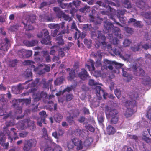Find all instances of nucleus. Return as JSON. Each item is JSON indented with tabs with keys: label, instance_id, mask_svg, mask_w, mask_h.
Listing matches in <instances>:
<instances>
[{
	"label": "nucleus",
	"instance_id": "nucleus-23",
	"mask_svg": "<svg viewBox=\"0 0 151 151\" xmlns=\"http://www.w3.org/2000/svg\"><path fill=\"white\" fill-rule=\"evenodd\" d=\"M143 48L145 49H147L148 48L149 46L147 44H145L142 45L141 43L138 44L136 45L134 47H131V49L134 51H139L142 48Z\"/></svg>",
	"mask_w": 151,
	"mask_h": 151
},
{
	"label": "nucleus",
	"instance_id": "nucleus-41",
	"mask_svg": "<svg viewBox=\"0 0 151 151\" xmlns=\"http://www.w3.org/2000/svg\"><path fill=\"white\" fill-rule=\"evenodd\" d=\"M63 116L62 115L59 114L57 113L55 114L54 116V118L56 122H59L61 120Z\"/></svg>",
	"mask_w": 151,
	"mask_h": 151
},
{
	"label": "nucleus",
	"instance_id": "nucleus-12",
	"mask_svg": "<svg viewBox=\"0 0 151 151\" xmlns=\"http://www.w3.org/2000/svg\"><path fill=\"white\" fill-rule=\"evenodd\" d=\"M65 22H62L61 23L59 24H49L48 25V27L51 29H55L53 31V32H52L51 33L52 35L54 37L56 36L57 34L58 31L60 27L61 28L63 29L64 27Z\"/></svg>",
	"mask_w": 151,
	"mask_h": 151
},
{
	"label": "nucleus",
	"instance_id": "nucleus-18",
	"mask_svg": "<svg viewBox=\"0 0 151 151\" xmlns=\"http://www.w3.org/2000/svg\"><path fill=\"white\" fill-rule=\"evenodd\" d=\"M70 26L71 29H74L76 30H78L77 26L75 24L74 21L72 19H70L68 22V23L67 26V29L65 30H63L61 31V33L63 34H64L65 33L68 34L69 33V31L68 30L69 27Z\"/></svg>",
	"mask_w": 151,
	"mask_h": 151
},
{
	"label": "nucleus",
	"instance_id": "nucleus-54",
	"mask_svg": "<svg viewBox=\"0 0 151 151\" xmlns=\"http://www.w3.org/2000/svg\"><path fill=\"white\" fill-rule=\"evenodd\" d=\"M90 11V9L89 6H86L84 7L81 8L80 9V11L82 12H84L85 11L88 12Z\"/></svg>",
	"mask_w": 151,
	"mask_h": 151
},
{
	"label": "nucleus",
	"instance_id": "nucleus-32",
	"mask_svg": "<svg viewBox=\"0 0 151 151\" xmlns=\"http://www.w3.org/2000/svg\"><path fill=\"white\" fill-rule=\"evenodd\" d=\"M78 76L81 79L84 80L88 77V74L85 69H83L78 74Z\"/></svg>",
	"mask_w": 151,
	"mask_h": 151
},
{
	"label": "nucleus",
	"instance_id": "nucleus-64",
	"mask_svg": "<svg viewBox=\"0 0 151 151\" xmlns=\"http://www.w3.org/2000/svg\"><path fill=\"white\" fill-rule=\"evenodd\" d=\"M73 95L71 94H67L66 96V100L67 101H70L73 98Z\"/></svg>",
	"mask_w": 151,
	"mask_h": 151
},
{
	"label": "nucleus",
	"instance_id": "nucleus-15",
	"mask_svg": "<svg viewBox=\"0 0 151 151\" xmlns=\"http://www.w3.org/2000/svg\"><path fill=\"white\" fill-rule=\"evenodd\" d=\"M101 45H103L104 47H107L109 50L112 51L114 53L115 55H119L120 57L121 56H122L120 54L121 51V49L120 48H119L118 49H117L116 48H115L114 49H112L111 45L109 44H107L106 42H104V41H102V42L101 44Z\"/></svg>",
	"mask_w": 151,
	"mask_h": 151
},
{
	"label": "nucleus",
	"instance_id": "nucleus-30",
	"mask_svg": "<svg viewBox=\"0 0 151 151\" xmlns=\"http://www.w3.org/2000/svg\"><path fill=\"white\" fill-rule=\"evenodd\" d=\"M133 68L134 70H137L138 71V72H137L136 73H134V74L136 75L137 76H143L144 75L145 72L142 69L140 68L137 67L136 65H134L133 66Z\"/></svg>",
	"mask_w": 151,
	"mask_h": 151
},
{
	"label": "nucleus",
	"instance_id": "nucleus-52",
	"mask_svg": "<svg viewBox=\"0 0 151 151\" xmlns=\"http://www.w3.org/2000/svg\"><path fill=\"white\" fill-rule=\"evenodd\" d=\"M143 16L146 19H151V12H146L145 13Z\"/></svg>",
	"mask_w": 151,
	"mask_h": 151
},
{
	"label": "nucleus",
	"instance_id": "nucleus-17",
	"mask_svg": "<svg viewBox=\"0 0 151 151\" xmlns=\"http://www.w3.org/2000/svg\"><path fill=\"white\" fill-rule=\"evenodd\" d=\"M125 10H118L117 11V17L121 23L123 24H125L127 20L126 17L123 16L125 14Z\"/></svg>",
	"mask_w": 151,
	"mask_h": 151
},
{
	"label": "nucleus",
	"instance_id": "nucleus-38",
	"mask_svg": "<svg viewBox=\"0 0 151 151\" xmlns=\"http://www.w3.org/2000/svg\"><path fill=\"white\" fill-rule=\"evenodd\" d=\"M145 0H140L139 2H137V3L138 6L140 8L145 9L147 8V4L144 1Z\"/></svg>",
	"mask_w": 151,
	"mask_h": 151
},
{
	"label": "nucleus",
	"instance_id": "nucleus-63",
	"mask_svg": "<svg viewBox=\"0 0 151 151\" xmlns=\"http://www.w3.org/2000/svg\"><path fill=\"white\" fill-rule=\"evenodd\" d=\"M28 134V133L27 132H24L19 134V136L20 137L24 138L26 137Z\"/></svg>",
	"mask_w": 151,
	"mask_h": 151
},
{
	"label": "nucleus",
	"instance_id": "nucleus-53",
	"mask_svg": "<svg viewBox=\"0 0 151 151\" xmlns=\"http://www.w3.org/2000/svg\"><path fill=\"white\" fill-rule=\"evenodd\" d=\"M131 43V41L128 39H126L123 42V45L125 47L129 46Z\"/></svg>",
	"mask_w": 151,
	"mask_h": 151
},
{
	"label": "nucleus",
	"instance_id": "nucleus-5",
	"mask_svg": "<svg viewBox=\"0 0 151 151\" xmlns=\"http://www.w3.org/2000/svg\"><path fill=\"white\" fill-rule=\"evenodd\" d=\"M105 112L106 117L111 119L112 124H116L118 120V111L115 109H112L108 106H106Z\"/></svg>",
	"mask_w": 151,
	"mask_h": 151
},
{
	"label": "nucleus",
	"instance_id": "nucleus-2",
	"mask_svg": "<svg viewBox=\"0 0 151 151\" xmlns=\"http://www.w3.org/2000/svg\"><path fill=\"white\" fill-rule=\"evenodd\" d=\"M137 91H135L131 92L129 95L130 99L128 101H126L125 103L127 109L124 115L127 117L131 116L133 112L135 111L136 108L135 100L138 97Z\"/></svg>",
	"mask_w": 151,
	"mask_h": 151
},
{
	"label": "nucleus",
	"instance_id": "nucleus-45",
	"mask_svg": "<svg viewBox=\"0 0 151 151\" xmlns=\"http://www.w3.org/2000/svg\"><path fill=\"white\" fill-rule=\"evenodd\" d=\"M63 79L62 77L58 78L55 81L54 83L56 85H60L63 82Z\"/></svg>",
	"mask_w": 151,
	"mask_h": 151
},
{
	"label": "nucleus",
	"instance_id": "nucleus-36",
	"mask_svg": "<svg viewBox=\"0 0 151 151\" xmlns=\"http://www.w3.org/2000/svg\"><path fill=\"white\" fill-rule=\"evenodd\" d=\"M5 41L6 42V43L5 44L3 43L2 44L0 45V50L4 51L7 50L8 48V47H7V46H9V44L8 40L7 39H6Z\"/></svg>",
	"mask_w": 151,
	"mask_h": 151
},
{
	"label": "nucleus",
	"instance_id": "nucleus-6",
	"mask_svg": "<svg viewBox=\"0 0 151 151\" xmlns=\"http://www.w3.org/2000/svg\"><path fill=\"white\" fill-rule=\"evenodd\" d=\"M34 62L29 60H27L25 61L24 65H30L31 68L33 69V70L35 72H38L39 75H41L45 73V71L48 72L50 71V67L49 66L46 65H40L38 67L35 68V66L33 65Z\"/></svg>",
	"mask_w": 151,
	"mask_h": 151
},
{
	"label": "nucleus",
	"instance_id": "nucleus-62",
	"mask_svg": "<svg viewBox=\"0 0 151 151\" xmlns=\"http://www.w3.org/2000/svg\"><path fill=\"white\" fill-rule=\"evenodd\" d=\"M80 1H74L71 4V6H72L73 5L75 6L76 7L78 6L80 4Z\"/></svg>",
	"mask_w": 151,
	"mask_h": 151
},
{
	"label": "nucleus",
	"instance_id": "nucleus-24",
	"mask_svg": "<svg viewBox=\"0 0 151 151\" xmlns=\"http://www.w3.org/2000/svg\"><path fill=\"white\" fill-rule=\"evenodd\" d=\"M95 89L96 93V95L98 96L101 97V95H102L104 98L105 99H106L105 96H107V93H104L103 90H101V88L100 86H96Z\"/></svg>",
	"mask_w": 151,
	"mask_h": 151
},
{
	"label": "nucleus",
	"instance_id": "nucleus-8",
	"mask_svg": "<svg viewBox=\"0 0 151 151\" xmlns=\"http://www.w3.org/2000/svg\"><path fill=\"white\" fill-rule=\"evenodd\" d=\"M27 127H30V129L33 130L35 127L34 122L27 119L23 121L19 122L17 126V128L20 130L23 129Z\"/></svg>",
	"mask_w": 151,
	"mask_h": 151
},
{
	"label": "nucleus",
	"instance_id": "nucleus-56",
	"mask_svg": "<svg viewBox=\"0 0 151 151\" xmlns=\"http://www.w3.org/2000/svg\"><path fill=\"white\" fill-rule=\"evenodd\" d=\"M89 84L90 86H95L97 84H99L98 83L96 82L94 80L91 79L89 81Z\"/></svg>",
	"mask_w": 151,
	"mask_h": 151
},
{
	"label": "nucleus",
	"instance_id": "nucleus-1",
	"mask_svg": "<svg viewBox=\"0 0 151 151\" xmlns=\"http://www.w3.org/2000/svg\"><path fill=\"white\" fill-rule=\"evenodd\" d=\"M6 124V127H4L3 128L4 132L3 133L0 134V144L1 142H2V145L4 147L6 148H7L8 145V143L3 144V142L6 139V136L8 137L9 141L10 142H12L13 141V138L14 140H16L18 138L17 135V134L16 132L17 130L14 128H12L11 129V132H10L8 129V127L11 125V124L10 122H7Z\"/></svg>",
	"mask_w": 151,
	"mask_h": 151
},
{
	"label": "nucleus",
	"instance_id": "nucleus-37",
	"mask_svg": "<svg viewBox=\"0 0 151 151\" xmlns=\"http://www.w3.org/2000/svg\"><path fill=\"white\" fill-rule=\"evenodd\" d=\"M126 70H127L126 69L125 70L124 69H122L123 76L127 78L128 79L127 81V82H129L130 80L132 79V77L131 75L128 74L127 72L126 71Z\"/></svg>",
	"mask_w": 151,
	"mask_h": 151
},
{
	"label": "nucleus",
	"instance_id": "nucleus-57",
	"mask_svg": "<svg viewBox=\"0 0 151 151\" xmlns=\"http://www.w3.org/2000/svg\"><path fill=\"white\" fill-rule=\"evenodd\" d=\"M114 93L118 98L119 99L121 97V91L119 89H116L114 91Z\"/></svg>",
	"mask_w": 151,
	"mask_h": 151
},
{
	"label": "nucleus",
	"instance_id": "nucleus-44",
	"mask_svg": "<svg viewBox=\"0 0 151 151\" xmlns=\"http://www.w3.org/2000/svg\"><path fill=\"white\" fill-rule=\"evenodd\" d=\"M72 87H68L66 88L65 89H64L63 91L62 92V91H60L59 93H56L55 94L57 96H59L61 94H63L64 92H65L67 91L68 92L70 91H71L72 90Z\"/></svg>",
	"mask_w": 151,
	"mask_h": 151
},
{
	"label": "nucleus",
	"instance_id": "nucleus-48",
	"mask_svg": "<svg viewBox=\"0 0 151 151\" xmlns=\"http://www.w3.org/2000/svg\"><path fill=\"white\" fill-rule=\"evenodd\" d=\"M101 56L102 55L101 54L98 55L99 58L96 62V67H99L101 65Z\"/></svg>",
	"mask_w": 151,
	"mask_h": 151
},
{
	"label": "nucleus",
	"instance_id": "nucleus-26",
	"mask_svg": "<svg viewBox=\"0 0 151 151\" xmlns=\"http://www.w3.org/2000/svg\"><path fill=\"white\" fill-rule=\"evenodd\" d=\"M86 132V131L85 130L82 129L81 130L80 129H78L73 132L72 135L74 137L79 136L83 137L84 136Z\"/></svg>",
	"mask_w": 151,
	"mask_h": 151
},
{
	"label": "nucleus",
	"instance_id": "nucleus-35",
	"mask_svg": "<svg viewBox=\"0 0 151 151\" xmlns=\"http://www.w3.org/2000/svg\"><path fill=\"white\" fill-rule=\"evenodd\" d=\"M111 2L108 1V0H105L104 1V2L102 1H98L97 2L99 6H102L104 7L107 8V6H109V4H110Z\"/></svg>",
	"mask_w": 151,
	"mask_h": 151
},
{
	"label": "nucleus",
	"instance_id": "nucleus-49",
	"mask_svg": "<svg viewBox=\"0 0 151 151\" xmlns=\"http://www.w3.org/2000/svg\"><path fill=\"white\" fill-rule=\"evenodd\" d=\"M56 42L59 45H62L63 44V41L62 37L59 36L56 39Z\"/></svg>",
	"mask_w": 151,
	"mask_h": 151
},
{
	"label": "nucleus",
	"instance_id": "nucleus-34",
	"mask_svg": "<svg viewBox=\"0 0 151 151\" xmlns=\"http://www.w3.org/2000/svg\"><path fill=\"white\" fill-rule=\"evenodd\" d=\"M89 65H86V68H87L89 71H94L95 70L94 67V62L92 60H89Z\"/></svg>",
	"mask_w": 151,
	"mask_h": 151
},
{
	"label": "nucleus",
	"instance_id": "nucleus-21",
	"mask_svg": "<svg viewBox=\"0 0 151 151\" xmlns=\"http://www.w3.org/2000/svg\"><path fill=\"white\" fill-rule=\"evenodd\" d=\"M78 63H75L74 66V70H71V71L69 73V76L68 77V79L69 80H71L75 78L76 77L75 71H77V68H78Z\"/></svg>",
	"mask_w": 151,
	"mask_h": 151
},
{
	"label": "nucleus",
	"instance_id": "nucleus-46",
	"mask_svg": "<svg viewBox=\"0 0 151 151\" xmlns=\"http://www.w3.org/2000/svg\"><path fill=\"white\" fill-rule=\"evenodd\" d=\"M124 30L127 33L130 35H131L134 32L132 28L127 27H124Z\"/></svg>",
	"mask_w": 151,
	"mask_h": 151
},
{
	"label": "nucleus",
	"instance_id": "nucleus-9",
	"mask_svg": "<svg viewBox=\"0 0 151 151\" xmlns=\"http://www.w3.org/2000/svg\"><path fill=\"white\" fill-rule=\"evenodd\" d=\"M52 80H49L48 81L47 83L45 82V80L43 79L42 81L40 83H39V79H37L31 85L29 84V87H35L36 86H37L38 85H40L42 86L43 88L48 89L49 87H50V89H51V87L52 86Z\"/></svg>",
	"mask_w": 151,
	"mask_h": 151
},
{
	"label": "nucleus",
	"instance_id": "nucleus-59",
	"mask_svg": "<svg viewBox=\"0 0 151 151\" xmlns=\"http://www.w3.org/2000/svg\"><path fill=\"white\" fill-rule=\"evenodd\" d=\"M86 127L87 129L88 130L91 132H93L94 131V128L92 126L90 125H88L87 126H86Z\"/></svg>",
	"mask_w": 151,
	"mask_h": 151
},
{
	"label": "nucleus",
	"instance_id": "nucleus-33",
	"mask_svg": "<svg viewBox=\"0 0 151 151\" xmlns=\"http://www.w3.org/2000/svg\"><path fill=\"white\" fill-rule=\"evenodd\" d=\"M106 132L109 135L114 134L116 132L115 130L113 127L111 125H109L107 127Z\"/></svg>",
	"mask_w": 151,
	"mask_h": 151
},
{
	"label": "nucleus",
	"instance_id": "nucleus-13",
	"mask_svg": "<svg viewBox=\"0 0 151 151\" xmlns=\"http://www.w3.org/2000/svg\"><path fill=\"white\" fill-rule=\"evenodd\" d=\"M36 17L35 16L30 17L29 18H27L23 22V23L24 25V28L26 30H30L33 29V27L31 25H30V22L33 23Z\"/></svg>",
	"mask_w": 151,
	"mask_h": 151
},
{
	"label": "nucleus",
	"instance_id": "nucleus-40",
	"mask_svg": "<svg viewBox=\"0 0 151 151\" xmlns=\"http://www.w3.org/2000/svg\"><path fill=\"white\" fill-rule=\"evenodd\" d=\"M43 131L45 137V139H47L48 141L47 142V143H49L50 144H51L52 145L53 144L52 140L51 138H49L47 135V132L46 129H43ZM53 144H54L53 143Z\"/></svg>",
	"mask_w": 151,
	"mask_h": 151
},
{
	"label": "nucleus",
	"instance_id": "nucleus-22",
	"mask_svg": "<svg viewBox=\"0 0 151 151\" xmlns=\"http://www.w3.org/2000/svg\"><path fill=\"white\" fill-rule=\"evenodd\" d=\"M48 95L45 92L42 91L40 93H38L36 95H34V98L35 101H38L42 98H48Z\"/></svg>",
	"mask_w": 151,
	"mask_h": 151
},
{
	"label": "nucleus",
	"instance_id": "nucleus-61",
	"mask_svg": "<svg viewBox=\"0 0 151 151\" xmlns=\"http://www.w3.org/2000/svg\"><path fill=\"white\" fill-rule=\"evenodd\" d=\"M64 49H60L59 51V55L61 57L64 56L65 55L64 52Z\"/></svg>",
	"mask_w": 151,
	"mask_h": 151
},
{
	"label": "nucleus",
	"instance_id": "nucleus-55",
	"mask_svg": "<svg viewBox=\"0 0 151 151\" xmlns=\"http://www.w3.org/2000/svg\"><path fill=\"white\" fill-rule=\"evenodd\" d=\"M40 17H42V18H41V20L42 21L44 20H47L48 21H51L52 20V19L51 17H48L46 15H44L43 18H42V17H43L42 15L40 16Z\"/></svg>",
	"mask_w": 151,
	"mask_h": 151
},
{
	"label": "nucleus",
	"instance_id": "nucleus-51",
	"mask_svg": "<svg viewBox=\"0 0 151 151\" xmlns=\"http://www.w3.org/2000/svg\"><path fill=\"white\" fill-rule=\"evenodd\" d=\"M124 6L126 8H129L131 6L130 2L128 0H125L123 2Z\"/></svg>",
	"mask_w": 151,
	"mask_h": 151
},
{
	"label": "nucleus",
	"instance_id": "nucleus-31",
	"mask_svg": "<svg viewBox=\"0 0 151 151\" xmlns=\"http://www.w3.org/2000/svg\"><path fill=\"white\" fill-rule=\"evenodd\" d=\"M95 12V9H93L92 10L91 12L93 15H91V14L89 15L90 20L91 22H95L96 24H99L101 23V20L98 18H97L96 20V18L93 15Z\"/></svg>",
	"mask_w": 151,
	"mask_h": 151
},
{
	"label": "nucleus",
	"instance_id": "nucleus-39",
	"mask_svg": "<svg viewBox=\"0 0 151 151\" xmlns=\"http://www.w3.org/2000/svg\"><path fill=\"white\" fill-rule=\"evenodd\" d=\"M120 57L124 60H127L129 62L132 61V57L130 55L126 54L124 56H120Z\"/></svg>",
	"mask_w": 151,
	"mask_h": 151
},
{
	"label": "nucleus",
	"instance_id": "nucleus-50",
	"mask_svg": "<svg viewBox=\"0 0 151 151\" xmlns=\"http://www.w3.org/2000/svg\"><path fill=\"white\" fill-rule=\"evenodd\" d=\"M142 139L143 140L149 144L151 143V139L147 137L145 135L143 136Z\"/></svg>",
	"mask_w": 151,
	"mask_h": 151
},
{
	"label": "nucleus",
	"instance_id": "nucleus-16",
	"mask_svg": "<svg viewBox=\"0 0 151 151\" xmlns=\"http://www.w3.org/2000/svg\"><path fill=\"white\" fill-rule=\"evenodd\" d=\"M53 10L56 12L57 16L59 18H60L62 17L66 20H69L70 19H72L68 15L63 13L59 8L54 7Z\"/></svg>",
	"mask_w": 151,
	"mask_h": 151
},
{
	"label": "nucleus",
	"instance_id": "nucleus-47",
	"mask_svg": "<svg viewBox=\"0 0 151 151\" xmlns=\"http://www.w3.org/2000/svg\"><path fill=\"white\" fill-rule=\"evenodd\" d=\"M67 121L69 124L71 125L74 123V120L73 118L71 116L67 117Z\"/></svg>",
	"mask_w": 151,
	"mask_h": 151
},
{
	"label": "nucleus",
	"instance_id": "nucleus-3",
	"mask_svg": "<svg viewBox=\"0 0 151 151\" xmlns=\"http://www.w3.org/2000/svg\"><path fill=\"white\" fill-rule=\"evenodd\" d=\"M83 28L89 29L91 32V36L93 39H96L95 42L97 47H99L102 42V41H104L106 37L103 34V32L96 30L97 28L96 27H93L90 24H85Z\"/></svg>",
	"mask_w": 151,
	"mask_h": 151
},
{
	"label": "nucleus",
	"instance_id": "nucleus-29",
	"mask_svg": "<svg viewBox=\"0 0 151 151\" xmlns=\"http://www.w3.org/2000/svg\"><path fill=\"white\" fill-rule=\"evenodd\" d=\"M136 21L135 19L131 18L128 21V23H133L134 26L136 27H141L142 26L141 22L139 21L136 22Z\"/></svg>",
	"mask_w": 151,
	"mask_h": 151
},
{
	"label": "nucleus",
	"instance_id": "nucleus-7",
	"mask_svg": "<svg viewBox=\"0 0 151 151\" xmlns=\"http://www.w3.org/2000/svg\"><path fill=\"white\" fill-rule=\"evenodd\" d=\"M104 26V27L109 32L114 31L115 36L120 39L123 38V35L120 33V29L117 27H114L111 23L105 22Z\"/></svg>",
	"mask_w": 151,
	"mask_h": 151
},
{
	"label": "nucleus",
	"instance_id": "nucleus-58",
	"mask_svg": "<svg viewBox=\"0 0 151 151\" xmlns=\"http://www.w3.org/2000/svg\"><path fill=\"white\" fill-rule=\"evenodd\" d=\"M18 101L19 102L24 101L26 103V105L29 104L30 103V100H29L28 99H19Z\"/></svg>",
	"mask_w": 151,
	"mask_h": 151
},
{
	"label": "nucleus",
	"instance_id": "nucleus-25",
	"mask_svg": "<svg viewBox=\"0 0 151 151\" xmlns=\"http://www.w3.org/2000/svg\"><path fill=\"white\" fill-rule=\"evenodd\" d=\"M44 151H62L61 147L56 145L54 148L52 147L50 145H48L45 149Z\"/></svg>",
	"mask_w": 151,
	"mask_h": 151
},
{
	"label": "nucleus",
	"instance_id": "nucleus-42",
	"mask_svg": "<svg viewBox=\"0 0 151 151\" xmlns=\"http://www.w3.org/2000/svg\"><path fill=\"white\" fill-rule=\"evenodd\" d=\"M42 53L43 55V56L45 59L46 61L47 62H49L50 61V58L48 54V52L47 51H43Z\"/></svg>",
	"mask_w": 151,
	"mask_h": 151
},
{
	"label": "nucleus",
	"instance_id": "nucleus-10",
	"mask_svg": "<svg viewBox=\"0 0 151 151\" xmlns=\"http://www.w3.org/2000/svg\"><path fill=\"white\" fill-rule=\"evenodd\" d=\"M37 142L36 140L34 139L29 140L24 145L23 149V151H38V150L35 149L31 150V148L36 146Z\"/></svg>",
	"mask_w": 151,
	"mask_h": 151
},
{
	"label": "nucleus",
	"instance_id": "nucleus-14",
	"mask_svg": "<svg viewBox=\"0 0 151 151\" xmlns=\"http://www.w3.org/2000/svg\"><path fill=\"white\" fill-rule=\"evenodd\" d=\"M104 63L105 65V67L104 68H108L110 70H112L113 68L112 65H115L118 68H121L123 65V64L118 63L115 61H111L107 59L104 60Z\"/></svg>",
	"mask_w": 151,
	"mask_h": 151
},
{
	"label": "nucleus",
	"instance_id": "nucleus-28",
	"mask_svg": "<svg viewBox=\"0 0 151 151\" xmlns=\"http://www.w3.org/2000/svg\"><path fill=\"white\" fill-rule=\"evenodd\" d=\"M107 38L108 39L110 42L114 45L118 44L119 41L116 38H114L112 34H108L107 36Z\"/></svg>",
	"mask_w": 151,
	"mask_h": 151
},
{
	"label": "nucleus",
	"instance_id": "nucleus-19",
	"mask_svg": "<svg viewBox=\"0 0 151 151\" xmlns=\"http://www.w3.org/2000/svg\"><path fill=\"white\" fill-rule=\"evenodd\" d=\"M81 145L82 146V150L83 149V150H84L86 148H87L91 145L92 142H93V139L91 138H86L83 142L81 140Z\"/></svg>",
	"mask_w": 151,
	"mask_h": 151
},
{
	"label": "nucleus",
	"instance_id": "nucleus-43",
	"mask_svg": "<svg viewBox=\"0 0 151 151\" xmlns=\"http://www.w3.org/2000/svg\"><path fill=\"white\" fill-rule=\"evenodd\" d=\"M38 43V41L37 40H32L31 41L27 42L26 45L27 46H33L36 45Z\"/></svg>",
	"mask_w": 151,
	"mask_h": 151
},
{
	"label": "nucleus",
	"instance_id": "nucleus-27",
	"mask_svg": "<svg viewBox=\"0 0 151 151\" xmlns=\"http://www.w3.org/2000/svg\"><path fill=\"white\" fill-rule=\"evenodd\" d=\"M24 86L23 84H19L17 86H13L12 90V92L14 94H18L20 92V91L24 89Z\"/></svg>",
	"mask_w": 151,
	"mask_h": 151
},
{
	"label": "nucleus",
	"instance_id": "nucleus-20",
	"mask_svg": "<svg viewBox=\"0 0 151 151\" xmlns=\"http://www.w3.org/2000/svg\"><path fill=\"white\" fill-rule=\"evenodd\" d=\"M39 114L41 118H39L38 119L37 123L38 125L41 126L42 123L45 124V119L47 115L46 112L44 111L40 112Z\"/></svg>",
	"mask_w": 151,
	"mask_h": 151
},
{
	"label": "nucleus",
	"instance_id": "nucleus-4",
	"mask_svg": "<svg viewBox=\"0 0 151 151\" xmlns=\"http://www.w3.org/2000/svg\"><path fill=\"white\" fill-rule=\"evenodd\" d=\"M71 142H68L67 140H63L62 143L64 146H66L68 150L70 151L73 150L77 151H80L82 150V146L81 145V139L77 137L72 138Z\"/></svg>",
	"mask_w": 151,
	"mask_h": 151
},
{
	"label": "nucleus",
	"instance_id": "nucleus-11",
	"mask_svg": "<svg viewBox=\"0 0 151 151\" xmlns=\"http://www.w3.org/2000/svg\"><path fill=\"white\" fill-rule=\"evenodd\" d=\"M48 35V32L47 30H43L40 34L37 35V37L39 38H41L43 36L45 37V38H43L41 41V43L42 44H48L50 42V40H51L50 37Z\"/></svg>",
	"mask_w": 151,
	"mask_h": 151
},
{
	"label": "nucleus",
	"instance_id": "nucleus-60",
	"mask_svg": "<svg viewBox=\"0 0 151 151\" xmlns=\"http://www.w3.org/2000/svg\"><path fill=\"white\" fill-rule=\"evenodd\" d=\"M25 75L27 77L31 76L32 73L30 69H27L24 73Z\"/></svg>",
	"mask_w": 151,
	"mask_h": 151
}]
</instances>
